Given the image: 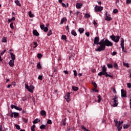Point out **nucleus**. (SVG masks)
<instances>
[{
	"label": "nucleus",
	"mask_w": 131,
	"mask_h": 131,
	"mask_svg": "<svg viewBox=\"0 0 131 131\" xmlns=\"http://www.w3.org/2000/svg\"><path fill=\"white\" fill-rule=\"evenodd\" d=\"M101 44V45L99 46L98 48L95 50L96 52H102V51H105L106 47H113V43L108 40V39H102Z\"/></svg>",
	"instance_id": "1"
},
{
	"label": "nucleus",
	"mask_w": 131,
	"mask_h": 131,
	"mask_svg": "<svg viewBox=\"0 0 131 131\" xmlns=\"http://www.w3.org/2000/svg\"><path fill=\"white\" fill-rule=\"evenodd\" d=\"M114 122L115 123V126H117L118 131L121 130V129L122 128V126L121 125L123 123V121H118L117 119H115Z\"/></svg>",
	"instance_id": "2"
},
{
	"label": "nucleus",
	"mask_w": 131,
	"mask_h": 131,
	"mask_svg": "<svg viewBox=\"0 0 131 131\" xmlns=\"http://www.w3.org/2000/svg\"><path fill=\"white\" fill-rule=\"evenodd\" d=\"M113 102H112V104H111L112 106L113 107H117L118 105V97L117 96H115L114 98H113Z\"/></svg>",
	"instance_id": "3"
},
{
	"label": "nucleus",
	"mask_w": 131,
	"mask_h": 131,
	"mask_svg": "<svg viewBox=\"0 0 131 131\" xmlns=\"http://www.w3.org/2000/svg\"><path fill=\"white\" fill-rule=\"evenodd\" d=\"M107 73V68H106V66L104 65L102 67V71L98 73V76H102V75H105Z\"/></svg>",
	"instance_id": "4"
},
{
	"label": "nucleus",
	"mask_w": 131,
	"mask_h": 131,
	"mask_svg": "<svg viewBox=\"0 0 131 131\" xmlns=\"http://www.w3.org/2000/svg\"><path fill=\"white\" fill-rule=\"evenodd\" d=\"M110 37L115 42H118V41H119V39H120V36H115L114 35H112L110 36Z\"/></svg>",
	"instance_id": "5"
},
{
	"label": "nucleus",
	"mask_w": 131,
	"mask_h": 131,
	"mask_svg": "<svg viewBox=\"0 0 131 131\" xmlns=\"http://www.w3.org/2000/svg\"><path fill=\"white\" fill-rule=\"evenodd\" d=\"M100 41V42H99ZM102 41V39H101L100 41V39L99 38V37H95L94 40V45L93 46H95V45H99L100 46H101V43Z\"/></svg>",
	"instance_id": "6"
},
{
	"label": "nucleus",
	"mask_w": 131,
	"mask_h": 131,
	"mask_svg": "<svg viewBox=\"0 0 131 131\" xmlns=\"http://www.w3.org/2000/svg\"><path fill=\"white\" fill-rule=\"evenodd\" d=\"M26 89L28 90L30 93H33V90H34V86L33 85H30V86H28V85H26Z\"/></svg>",
	"instance_id": "7"
},
{
	"label": "nucleus",
	"mask_w": 131,
	"mask_h": 131,
	"mask_svg": "<svg viewBox=\"0 0 131 131\" xmlns=\"http://www.w3.org/2000/svg\"><path fill=\"white\" fill-rule=\"evenodd\" d=\"M94 10L95 12H101L103 10V7L98 6V5H96Z\"/></svg>",
	"instance_id": "8"
},
{
	"label": "nucleus",
	"mask_w": 131,
	"mask_h": 131,
	"mask_svg": "<svg viewBox=\"0 0 131 131\" xmlns=\"http://www.w3.org/2000/svg\"><path fill=\"white\" fill-rule=\"evenodd\" d=\"M11 109H13V108H14L16 110H18V111H22V107H20L17 106L15 105L12 104L11 105Z\"/></svg>",
	"instance_id": "9"
},
{
	"label": "nucleus",
	"mask_w": 131,
	"mask_h": 131,
	"mask_svg": "<svg viewBox=\"0 0 131 131\" xmlns=\"http://www.w3.org/2000/svg\"><path fill=\"white\" fill-rule=\"evenodd\" d=\"M121 47L122 48V51L123 52H125L124 50V39L122 38L121 39Z\"/></svg>",
	"instance_id": "10"
},
{
	"label": "nucleus",
	"mask_w": 131,
	"mask_h": 131,
	"mask_svg": "<svg viewBox=\"0 0 131 131\" xmlns=\"http://www.w3.org/2000/svg\"><path fill=\"white\" fill-rule=\"evenodd\" d=\"M64 99H66L67 102H69L70 101V93H67L66 95L64 96Z\"/></svg>",
	"instance_id": "11"
},
{
	"label": "nucleus",
	"mask_w": 131,
	"mask_h": 131,
	"mask_svg": "<svg viewBox=\"0 0 131 131\" xmlns=\"http://www.w3.org/2000/svg\"><path fill=\"white\" fill-rule=\"evenodd\" d=\"M10 116L11 117H14V118H17L18 116H19V113H16V112H13L11 114H10Z\"/></svg>",
	"instance_id": "12"
},
{
	"label": "nucleus",
	"mask_w": 131,
	"mask_h": 131,
	"mask_svg": "<svg viewBox=\"0 0 131 131\" xmlns=\"http://www.w3.org/2000/svg\"><path fill=\"white\" fill-rule=\"evenodd\" d=\"M121 97L125 98V97H126V92H125L123 89H122L121 90Z\"/></svg>",
	"instance_id": "13"
},
{
	"label": "nucleus",
	"mask_w": 131,
	"mask_h": 131,
	"mask_svg": "<svg viewBox=\"0 0 131 131\" xmlns=\"http://www.w3.org/2000/svg\"><path fill=\"white\" fill-rule=\"evenodd\" d=\"M105 20L106 21H111V20H112V18L111 17H109V16H108L107 12L105 14Z\"/></svg>",
	"instance_id": "14"
},
{
	"label": "nucleus",
	"mask_w": 131,
	"mask_h": 131,
	"mask_svg": "<svg viewBox=\"0 0 131 131\" xmlns=\"http://www.w3.org/2000/svg\"><path fill=\"white\" fill-rule=\"evenodd\" d=\"M82 7V4L81 3H78L76 5V8H77V9H81Z\"/></svg>",
	"instance_id": "15"
},
{
	"label": "nucleus",
	"mask_w": 131,
	"mask_h": 131,
	"mask_svg": "<svg viewBox=\"0 0 131 131\" xmlns=\"http://www.w3.org/2000/svg\"><path fill=\"white\" fill-rule=\"evenodd\" d=\"M14 63H15V61L13 60H10L9 64L10 66V67H14Z\"/></svg>",
	"instance_id": "16"
},
{
	"label": "nucleus",
	"mask_w": 131,
	"mask_h": 131,
	"mask_svg": "<svg viewBox=\"0 0 131 131\" xmlns=\"http://www.w3.org/2000/svg\"><path fill=\"white\" fill-rule=\"evenodd\" d=\"M9 54H10L12 60L14 61L16 59V56L12 53V52H9Z\"/></svg>",
	"instance_id": "17"
},
{
	"label": "nucleus",
	"mask_w": 131,
	"mask_h": 131,
	"mask_svg": "<svg viewBox=\"0 0 131 131\" xmlns=\"http://www.w3.org/2000/svg\"><path fill=\"white\" fill-rule=\"evenodd\" d=\"M33 34L35 35V36H38L39 35V33H38V32L36 30H33Z\"/></svg>",
	"instance_id": "18"
},
{
	"label": "nucleus",
	"mask_w": 131,
	"mask_h": 131,
	"mask_svg": "<svg viewBox=\"0 0 131 131\" xmlns=\"http://www.w3.org/2000/svg\"><path fill=\"white\" fill-rule=\"evenodd\" d=\"M40 114L41 116H46V115H47V113L46 112V111L42 110L40 111Z\"/></svg>",
	"instance_id": "19"
},
{
	"label": "nucleus",
	"mask_w": 131,
	"mask_h": 131,
	"mask_svg": "<svg viewBox=\"0 0 131 131\" xmlns=\"http://www.w3.org/2000/svg\"><path fill=\"white\" fill-rule=\"evenodd\" d=\"M71 53L72 54V56L73 57H74V56H75V54H76V51H75V50H74L72 49L71 50Z\"/></svg>",
	"instance_id": "20"
},
{
	"label": "nucleus",
	"mask_w": 131,
	"mask_h": 131,
	"mask_svg": "<svg viewBox=\"0 0 131 131\" xmlns=\"http://www.w3.org/2000/svg\"><path fill=\"white\" fill-rule=\"evenodd\" d=\"M65 21H67V19L66 18V17H63L61 19V21L59 24H63V23H64V22H65Z\"/></svg>",
	"instance_id": "21"
},
{
	"label": "nucleus",
	"mask_w": 131,
	"mask_h": 131,
	"mask_svg": "<svg viewBox=\"0 0 131 131\" xmlns=\"http://www.w3.org/2000/svg\"><path fill=\"white\" fill-rule=\"evenodd\" d=\"M15 3L17 6H18V7H21V4L20 3V1H19V0L15 1Z\"/></svg>",
	"instance_id": "22"
},
{
	"label": "nucleus",
	"mask_w": 131,
	"mask_h": 131,
	"mask_svg": "<svg viewBox=\"0 0 131 131\" xmlns=\"http://www.w3.org/2000/svg\"><path fill=\"white\" fill-rule=\"evenodd\" d=\"M78 31L80 32V34H81L83 33V31H84V29H83V28H80L78 29Z\"/></svg>",
	"instance_id": "23"
},
{
	"label": "nucleus",
	"mask_w": 131,
	"mask_h": 131,
	"mask_svg": "<svg viewBox=\"0 0 131 131\" xmlns=\"http://www.w3.org/2000/svg\"><path fill=\"white\" fill-rule=\"evenodd\" d=\"M40 121V120L37 118L33 121V123H34V124H35L36 123H38V122H39Z\"/></svg>",
	"instance_id": "24"
},
{
	"label": "nucleus",
	"mask_w": 131,
	"mask_h": 131,
	"mask_svg": "<svg viewBox=\"0 0 131 131\" xmlns=\"http://www.w3.org/2000/svg\"><path fill=\"white\" fill-rule=\"evenodd\" d=\"M71 34H72V35H73L74 36H76L77 35V34L76 33V32H75V31H74V30H72L71 31Z\"/></svg>",
	"instance_id": "25"
},
{
	"label": "nucleus",
	"mask_w": 131,
	"mask_h": 131,
	"mask_svg": "<svg viewBox=\"0 0 131 131\" xmlns=\"http://www.w3.org/2000/svg\"><path fill=\"white\" fill-rule=\"evenodd\" d=\"M67 118H65L64 119H63L62 120V124H63L64 126L66 125V120H67Z\"/></svg>",
	"instance_id": "26"
},
{
	"label": "nucleus",
	"mask_w": 131,
	"mask_h": 131,
	"mask_svg": "<svg viewBox=\"0 0 131 131\" xmlns=\"http://www.w3.org/2000/svg\"><path fill=\"white\" fill-rule=\"evenodd\" d=\"M72 90H74L75 92H76L77 91H78V87L73 86Z\"/></svg>",
	"instance_id": "27"
},
{
	"label": "nucleus",
	"mask_w": 131,
	"mask_h": 131,
	"mask_svg": "<svg viewBox=\"0 0 131 131\" xmlns=\"http://www.w3.org/2000/svg\"><path fill=\"white\" fill-rule=\"evenodd\" d=\"M52 33H53V32L52 31V30H50L47 34V36H51V35H52Z\"/></svg>",
	"instance_id": "28"
},
{
	"label": "nucleus",
	"mask_w": 131,
	"mask_h": 131,
	"mask_svg": "<svg viewBox=\"0 0 131 131\" xmlns=\"http://www.w3.org/2000/svg\"><path fill=\"white\" fill-rule=\"evenodd\" d=\"M29 16L31 18H33V17H34V15L32 14V13L31 12V11L29 12Z\"/></svg>",
	"instance_id": "29"
},
{
	"label": "nucleus",
	"mask_w": 131,
	"mask_h": 131,
	"mask_svg": "<svg viewBox=\"0 0 131 131\" xmlns=\"http://www.w3.org/2000/svg\"><path fill=\"white\" fill-rule=\"evenodd\" d=\"M97 98L98 99V102L100 103L101 102V100H102V97H101V95H99L97 96Z\"/></svg>",
	"instance_id": "30"
},
{
	"label": "nucleus",
	"mask_w": 131,
	"mask_h": 131,
	"mask_svg": "<svg viewBox=\"0 0 131 131\" xmlns=\"http://www.w3.org/2000/svg\"><path fill=\"white\" fill-rule=\"evenodd\" d=\"M23 121H24V122H25V123H27V122H28V119H26L25 118H23Z\"/></svg>",
	"instance_id": "31"
},
{
	"label": "nucleus",
	"mask_w": 131,
	"mask_h": 131,
	"mask_svg": "<svg viewBox=\"0 0 131 131\" xmlns=\"http://www.w3.org/2000/svg\"><path fill=\"white\" fill-rule=\"evenodd\" d=\"M92 84L95 88V89H97L98 88V85H97V83L95 82H92Z\"/></svg>",
	"instance_id": "32"
},
{
	"label": "nucleus",
	"mask_w": 131,
	"mask_h": 131,
	"mask_svg": "<svg viewBox=\"0 0 131 131\" xmlns=\"http://www.w3.org/2000/svg\"><path fill=\"white\" fill-rule=\"evenodd\" d=\"M105 77H111V78H113V76L108 75L107 73L105 75Z\"/></svg>",
	"instance_id": "33"
},
{
	"label": "nucleus",
	"mask_w": 131,
	"mask_h": 131,
	"mask_svg": "<svg viewBox=\"0 0 131 131\" xmlns=\"http://www.w3.org/2000/svg\"><path fill=\"white\" fill-rule=\"evenodd\" d=\"M67 39V37H66V35H62L61 36V39H63L64 40H66V39Z\"/></svg>",
	"instance_id": "34"
},
{
	"label": "nucleus",
	"mask_w": 131,
	"mask_h": 131,
	"mask_svg": "<svg viewBox=\"0 0 131 131\" xmlns=\"http://www.w3.org/2000/svg\"><path fill=\"white\" fill-rule=\"evenodd\" d=\"M39 128H40V129H45V128H46V125L42 124L40 127Z\"/></svg>",
	"instance_id": "35"
},
{
	"label": "nucleus",
	"mask_w": 131,
	"mask_h": 131,
	"mask_svg": "<svg viewBox=\"0 0 131 131\" xmlns=\"http://www.w3.org/2000/svg\"><path fill=\"white\" fill-rule=\"evenodd\" d=\"M107 66L108 69L113 68V65H112V64L108 63L107 64Z\"/></svg>",
	"instance_id": "36"
},
{
	"label": "nucleus",
	"mask_w": 131,
	"mask_h": 131,
	"mask_svg": "<svg viewBox=\"0 0 131 131\" xmlns=\"http://www.w3.org/2000/svg\"><path fill=\"white\" fill-rule=\"evenodd\" d=\"M114 67L115 69H118V65L116 63H114Z\"/></svg>",
	"instance_id": "37"
},
{
	"label": "nucleus",
	"mask_w": 131,
	"mask_h": 131,
	"mask_svg": "<svg viewBox=\"0 0 131 131\" xmlns=\"http://www.w3.org/2000/svg\"><path fill=\"white\" fill-rule=\"evenodd\" d=\"M37 56L38 59H40L42 57V55L40 53H38Z\"/></svg>",
	"instance_id": "38"
},
{
	"label": "nucleus",
	"mask_w": 131,
	"mask_h": 131,
	"mask_svg": "<svg viewBox=\"0 0 131 131\" xmlns=\"http://www.w3.org/2000/svg\"><path fill=\"white\" fill-rule=\"evenodd\" d=\"M123 128H128V127H129V125H127V124H123Z\"/></svg>",
	"instance_id": "39"
},
{
	"label": "nucleus",
	"mask_w": 131,
	"mask_h": 131,
	"mask_svg": "<svg viewBox=\"0 0 131 131\" xmlns=\"http://www.w3.org/2000/svg\"><path fill=\"white\" fill-rule=\"evenodd\" d=\"M37 67L38 69H41V66L40 65V63H38L37 64Z\"/></svg>",
	"instance_id": "40"
},
{
	"label": "nucleus",
	"mask_w": 131,
	"mask_h": 131,
	"mask_svg": "<svg viewBox=\"0 0 131 131\" xmlns=\"http://www.w3.org/2000/svg\"><path fill=\"white\" fill-rule=\"evenodd\" d=\"M73 72H74V76H75V77H76V76H77V72L76 71V70H74Z\"/></svg>",
	"instance_id": "41"
},
{
	"label": "nucleus",
	"mask_w": 131,
	"mask_h": 131,
	"mask_svg": "<svg viewBox=\"0 0 131 131\" xmlns=\"http://www.w3.org/2000/svg\"><path fill=\"white\" fill-rule=\"evenodd\" d=\"M128 98L129 99V101H130L129 105H130V108L131 109V95H130L128 96Z\"/></svg>",
	"instance_id": "42"
},
{
	"label": "nucleus",
	"mask_w": 131,
	"mask_h": 131,
	"mask_svg": "<svg viewBox=\"0 0 131 131\" xmlns=\"http://www.w3.org/2000/svg\"><path fill=\"white\" fill-rule=\"evenodd\" d=\"M2 41L3 42H7V38L6 37H3L2 38Z\"/></svg>",
	"instance_id": "43"
},
{
	"label": "nucleus",
	"mask_w": 131,
	"mask_h": 131,
	"mask_svg": "<svg viewBox=\"0 0 131 131\" xmlns=\"http://www.w3.org/2000/svg\"><path fill=\"white\" fill-rule=\"evenodd\" d=\"M113 13H114V14H116V13H118V10L117 9H115L113 10Z\"/></svg>",
	"instance_id": "44"
},
{
	"label": "nucleus",
	"mask_w": 131,
	"mask_h": 131,
	"mask_svg": "<svg viewBox=\"0 0 131 131\" xmlns=\"http://www.w3.org/2000/svg\"><path fill=\"white\" fill-rule=\"evenodd\" d=\"M48 30H49V29L48 28V27H46L45 28H44V29H43L44 32H48Z\"/></svg>",
	"instance_id": "45"
},
{
	"label": "nucleus",
	"mask_w": 131,
	"mask_h": 131,
	"mask_svg": "<svg viewBox=\"0 0 131 131\" xmlns=\"http://www.w3.org/2000/svg\"><path fill=\"white\" fill-rule=\"evenodd\" d=\"M90 17H91V15H90L88 13L85 14V18H90Z\"/></svg>",
	"instance_id": "46"
},
{
	"label": "nucleus",
	"mask_w": 131,
	"mask_h": 131,
	"mask_svg": "<svg viewBox=\"0 0 131 131\" xmlns=\"http://www.w3.org/2000/svg\"><path fill=\"white\" fill-rule=\"evenodd\" d=\"M34 45V47H33L34 49H35V48H36L37 47V46H38V45H37V42H33Z\"/></svg>",
	"instance_id": "47"
},
{
	"label": "nucleus",
	"mask_w": 131,
	"mask_h": 131,
	"mask_svg": "<svg viewBox=\"0 0 131 131\" xmlns=\"http://www.w3.org/2000/svg\"><path fill=\"white\" fill-rule=\"evenodd\" d=\"M15 126L16 128H17V129L19 130V129H20V126L19 125H18V124H15Z\"/></svg>",
	"instance_id": "48"
},
{
	"label": "nucleus",
	"mask_w": 131,
	"mask_h": 131,
	"mask_svg": "<svg viewBox=\"0 0 131 131\" xmlns=\"http://www.w3.org/2000/svg\"><path fill=\"white\" fill-rule=\"evenodd\" d=\"M123 66H125V67H127V68H128V67H129L128 63H124V62H123Z\"/></svg>",
	"instance_id": "49"
},
{
	"label": "nucleus",
	"mask_w": 131,
	"mask_h": 131,
	"mask_svg": "<svg viewBox=\"0 0 131 131\" xmlns=\"http://www.w3.org/2000/svg\"><path fill=\"white\" fill-rule=\"evenodd\" d=\"M40 28H41V29L42 30H43V29H45V25H41L40 26Z\"/></svg>",
	"instance_id": "50"
},
{
	"label": "nucleus",
	"mask_w": 131,
	"mask_h": 131,
	"mask_svg": "<svg viewBox=\"0 0 131 131\" xmlns=\"http://www.w3.org/2000/svg\"><path fill=\"white\" fill-rule=\"evenodd\" d=\"M13 25H14V23H11L10 24V28H11L12 29H14V26H13Z\"/></svg>",
	"instance_id": "51"
},
{
	"label": "nucleus",
	"mask_w": 131,
	"mask_h": 131,
	"mask_svg": "<svg viewBox=\"0 0 131 131\" xmlns=\"http://www.w3.org/2000/svg\"><path fill=\"white\" fill-rule=\"evenodd\" d=\"M47 123L48 124H52V120H51L50 119L48 120Z\"/></svg>",
	"instance_id": "52"
},
{
	"label": "nucleus",
	"mask_w": 131,
	"mask_h": 131,
	"mask_svg": "<svg viewBox=\"0 0 131 131\" xmlns=\"http://www.w3.org/2000/svg\"><path fill=\"white\" fill-rule=\"evenodd\" d=\"M38 79H39L40 80H42V76L39 75L38 77Z\"/></svg>",
	"instance_id": "53"
},
{
	"label": "nucleus",
	"mask_w": 131,
	"mask_h": 131,
	"mask_svg": "<svg viewBox=\"0 0 131 131\" xmlns=\"http://www.w3.org/2000/svg\"><path fill=\"white\" fill-rule=\"evenodd\" d=\"M127 88H128L129 89H130V88H131V83H127Z\"/></svg>",
	"instance_id": "54"
},
{
	"label": "nucleus",
	"mask_w": 131,
	"mask_h": 131,
	"mask_svg": "<svg viewBox=\"0 0 131 131\" xmlns=\"http://www.w3.org/2000/svg\"><path fill=\"white\" fill-rule=\"evenodd\" d=\"M131 3V0H126V4L127 5H129Z\"/></svg>",
	"instance_id": "55"
},
{
	"label": "nucleus",
	"mask_w": 131,
	"mask_h": 131,
	"mask_svg": "<svg viewBox=\"0 0 131 131\" xmlns=\"http://www.w3.org/2000/svg\"><path fill=\"white\" fill-rule=\"evenodd\" d=\"M6 52H7V50H4L3 51H2L1 52V55L2 56H3V55H4V54H5V53H6Z\"/></svg>",
	"instance_id": "56"
},
{
	"label": "nucleus",
	"mask_w": 131,
	"mask_h": 131,
	"mask_svg": "<svg viewBox=\"0 0 131 131\" xmlns=\"http://www.w3.org/2000/svg\"><path fill=\"white\" fill-rule=\"evenodd\" d=\"M117 54V52L114 51L112 53V56H115V55H116Z\"/></svg>",
	"instance_id": "57"
},
{
	"label": "nucleus",
	"mask_w": 131,
	"mask_h": 131,
	"mask_svg": "<svg viewBox=\"0 0 131 131\" xmlns=\"http://www.w3.org/2000/svg\"><path fill=\"white\" fill-rule=\"evenodd\" d=\"M93 92H95L96 93H99V90H98L97 89H94L93 90Z\"/></svg>",
	"instance_id": "58"
},
{
	"label": "nucleus",
	"mask_w": 131,
	"mask_h": 131,
	"mask_svg": "<svg viewBox=\"0 0 131 131\" xmlns=\"http://www.w3.org/2000/svg\"><path fill=\"white\" fill-rule=\"evenodd\" d=\"M85 35H86V36H87L88 37H89V36H90V32H86V33H85Z\"/></svg>",
	"instance_id": "59"
},
{
	"label": "nucleus",
	"mask_w": 131,
	"mask_h": 131,
	"mask_svg": "<svg viewBox=\"0 0 131 131\" xmlns=\"http://www.w3.org/2000/svg\"><path fill=\"white\" fill-rule=\"evenodd\" d=\"M66 29L68 32H69V26L68 25L66 27Z\"/></svg>",
	"instance_id": "60"
},
{
	"label": "nucleus",
	"mask_w": 131,
	"mask_h": 131,
	"mask_svg": "<svg viewBox=\"0 0 131 131\" xmlns=\"http://www.w3.org/2000/svg\"><path fill=\"white\" fill-rule=\"evenodd\" d=\"M113 92L114 93V94H116V90L114 88H113Z\"/></svg>",
	"instance_id": "61"
},
{
	"label": "nucleus",
	"mask_w": 131,
	"mask_h": 131,
	"mask_svg": "<svg viewBox=\"0 0 131 131\" xmlns=\"http://www.w3.org/2000/svg\"><path fill=\"white\" fill-rule=\"evenodd\" d=\"M61 6H62V7H63L66 8V4H64L63 3H62L61 4Z\"/></svg>",
	"instance_id": "62"
},
{
	"label": "nucleus",
	"mask_w": 131,
	"mask_h": 131,
	"mask_svg": "<svg viewBox=\"0 0 131 131\" xmlns=\"http://www.w3.org/2000/svg\"><path fill=\"white\" fill-rule=\"evenodd\" d=\"M79 13H80V12L79 11H77L75 14L76 16H77L79 14Z\"/></svg>",
	"instance_id": "63"
},
{
	"label": "nucleus",
	"mask_w": 131,
	"mask_h": 131,
	"mask_svg": "<svg viewBox=\"0 0 131 131\" xmlns=\"http://www.w3.org/2000/svg\"><path fill=\"white\" fill-rule=\"evenodd\" d=\"M11 84H12V85H16V82L15 81H13Z\"/></svg>",
	"instance_id": "64"
}]
</instances>
